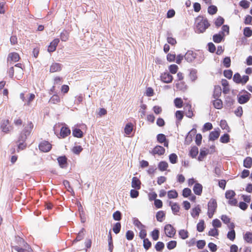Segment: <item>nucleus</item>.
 I'll return each mask as SVG.
<instances>
[{"mask_svg": "<svg viewBox=\"0 0 252 252\" xmlns=\"http://www.w3.org/2000/svg\"><path fill=\"white\" fill-rule=\"evenodd\" d=\"M52 148V145L48 141H44L39 145V149L43 152H49Z\"/></svg>", "mask_w": 252, "mask_h": 252, "instance_id": "423d86ee", "label": "nucleus"}, {"mask_svg": "<svg viewBox=\"0 0 252 252\" xmlns=\"http://www.w3.org/2000/svg\"><path fill=\"white\" fill-rule=\"evenodd\" d=\"M159 235V231L158 229H155L151 232L152 237L154 241H157V240L158 239Z\"/></svg>", "mask_w": 252, "mask_h": 252, "instance_id": "37998d69", "label": "nucleus"}, {"mask_svg": "<svg viewBox=\"0 0 252 252\" xmlns=\"http://www.w3.org/2000/svg\"><path fill=\"white\" fill-rule=\"evenodd\" d=\"M175 106L178 108H180L183 106V101L181 98H176L174 100Z\"/></svg>", "mask_w": 252, "mask_h": 252, "instance_id": "de8ad7c7", "label": "nucleus"}, {"mask_svg": "<svg viewBox=\"0 0 252 252\" xmlns=\"http://www.w3.org/2000/svg\"><path fill=\"white\" fill-rule=\"evenodd\" d=\"M191 194V190L189 188H185L183 190L182 195L184 197H188Z\"/></svg>", "mask_w": 252, "mask_h": 252, "instance_id": "338daca9", "label": "nucleus"}, {"mask_svg": "<svg viewBox=\"0 0 252 252\" xmlns=\"http://www.w3.org/2000/svg\"><path fill=\"white\" fill-rule=\"evenodd\" d=\"M177 245V242L174 240L169 241L167 244V248L169 250H172L175 248Z\"/></svg>", "mask_w": 252, "mask_h": 252, "instance_id": "774afa93", "label": "nucleus"}, {"mask_svg": "<svg viewBox=\"0 0 252 252\" xmlns=\"http://www.w3.org/2000/svg\"><path fill=\"white\" fill-rule=\"evenodd\" d=\"M250 2L247 0H242L240 1L239 5L244 9H247L250 6Z\"/></svg>", "mask_w": 252, "mask_h": 252, "instance_id": "bf43d9fd", "label": "nucleus"}, {"mask_svg": "<svg viewBox=\"0 0 252 252\" xmlns=\"http://www.w3.org/2000/svg\"><path fill=\"white\" fill-rule=\"evenodd\" d=\"M85 231L84 228H82L81 231H79V232L78 233L77 236L76 238V239L74 240V242H78L80 241L82 239H83L84 234V231Z\"/></svg>", "mask_w": 252, "mask_h": 252, "instance_id": "09e8293b", "label": "nucleus"}, {"mask_svg": "<svg viewBox=\"0 0 252 252\" xmlns=\"http://www.w3.org/2000/svg\"><path fill=\"white\" fill-rule=\"evenodd\" d=\"M195 32L198 33H203L210 26V24L206 18L198 16L195 18Z\"/></svg>", "mask_w": 252, "mask_h": 252, "instance_id": "f257e3e1", "label": "nucleus"}, {"mask_svg": "<svg viewBox=\"0 0 252 252\" xmlns=\"http://www.w3.org/2000/svg\"><path fill=\"white\" fill-rule=\"evenodd\" d=\"M169 205L171 207L172 211L174 214H177L180 210V206L177 203H172L171 201L169 202Z\"/></svg>", "mask_w": 252, "mask_h": 252, "instance_id": "a878e982", "label": "nucleus"}, {"mask_svg": "<svg viewBox=\"0 0 252 252\" xmlns=\"http://www.w3.org/2000/svg\"><path fill=\"white\" fill-rule=\"evenodd\" d=\"M60 102V98L57 94L53 95L49 100V102L53 104H57Z\"/></svg>", "mask_w": 252, "mask_h": 252, "instance_id": "ea45409f", "label": "nucleus"}, {"mask_svg": "<svg viewBox=\"0 0 252 252\" xmlns=\"http://www.w3.org/2000/svg\"><path fill=\"white\" fill-rule=\"evenodd\" d=\"M131 187L136 189H140L141 182L136 177H133L132 178Z\"/></svg>", "mask_w": 252, "mask_h": 252, "instance_id": "6ab92c4d", "label": "nucleus"}, {"mask_svg": "<svg viewBox=\"0 0 252 252\" xmlns=\"http://www.w3.org/2000/svg\"><path fill=\"white\" fill-rule=\"evenodd\" d=\"M197 70L195 69H192L189 73V78L192 82H194L197 78Z\"/></svg>", "mask_w": 252, "mask_h": 252, "instance_id": "473e14b6", "label": "nucleus"}, {"mask_svg": "<svg viewBox=\"0 0 252 252\" xmlns=\"http://www.w3.org/2000/svg\"><path fill=\"white\" fill-rule=\"evenodd\" d=\"M209 153V150L208 149H201L200 151L199 155L198 157V160L199 161H202L204 158L207 156Z\"/></svg>", "mask_w": 252, "mask_h": 252, "instance_id": "b1692460", "label": "nucleus"}, {"mask_svg": "<svg viewBox=\"0 0 252 252\" xmlns=\"http://www.w3.org/2000/svg\"><path fill=\"white\" fill-rule=\"evenodd\" d=\"M204 221L203 220H200V221L197 224V230L198 232H203L204 230Z\"/></svg>", "mask_w": 252, "mask_h": 252, "instance_id": "79ce46f5", "label": "nucleus"}, {"mask_svg": "<svg viewBox=\"0 0 252 252\" xmlns=\"http://www.w3.org/2000/svg\"><path fill=\"white\" fill-rule=\"evenodd\" d=\"M33 127V125L31 122H28L27 126H25L19 136L17 142H25L27 136H29Z\"/></svg>", "mask_w": 252, "mask_h": 252, "instance_id": "f03ea898", "label": "nucleus"}, {"mask_svg": "<svg viewBox=\"0 0 252 252\" xmlns=\"http://www.w3.org/2000/svg\"><path fill=\"white\" fill-rule=\"evenodd\" d=\"M172 33L168 32L167 33V42L171 45H175L177 43L176 40L171 36Z\"/></svg>", "mask_w": 252, "mask_h": 252, "instance_id": "cd10ccee", "label": "nucleus"}, {"mask_svg": "<svg viewBox=\"0 0 252 252\" xmlns=\"http://www.w3.org/2000/svg\"><path fill=\"white\" fill-rule=\"evenodd\" d=\"M133 222L134 225L138 228L141 229L144 227V225L142 224V223L136 218H134L133 219Z\"/></svg>", "mask_w": 252, "mask_h": 252, "instance_id": "3c124183", "label": "nucleus"}, {"mask_svg": "<svg viewBox=\"0 0 252 252\" xmlns=\"http://www.w3.org/2000/svg\"><path fill=\"white\" fill-rule=\"evenodd\" d=\"M164 248V244L163 242H158L155 245V249L158 252H161Z\"/></svg>", "mask_w": 252, "mask_h": 252, "instance_id": "6e6d98bb", "label": "nucleus"}, {"mask_svg": "<svg viewBox=\"0 0 252 252\" xmlns=\"http://www.w3.org/2000/svg\"><path fill=\"white\" fill-rule=\"evenodd\" d=\"M212 103L214 107L216 109H220L222 107V101L219 98L213 100Z\"/></svg>", "mask_w": 252, "mask_h": 252, "instance_id": "bb28decb", "label": "nucleus"}, {"mask_svg": "<svg viewBox=\"0 0 252 252\" xmlns=\"http://www.w3.org/2000/svg\"><path fill=\"white\" fill-rule=\"evenodd\" d=\"M166 139L165 135L162 133L158 134L157 136V141L159 143H162Z\"/></svg>", "mask_w": 252, "mask_h": 252, "instance_id": "052dcab7", "label": "nucleus"}, {"mask_svg": "<svg viewBox=\"0 0 252 252\" xmlns=\"http://www.w3.org/2000/svg\"><path fill=\"white\" fill-rule=\"evenodd\" d=\"M217 208V203L216 199L211 198L208 203L207 215L209 218H212Z\"/></svg>", "mask_w": 252, "mask_h": 252, "instance_id": "7ed1b4c3", "label": "nucleus"}, {"mask_svg": "<svg viewBox=\"0 0 252 252\" xmlns=\"http://www.w3.org/2000/svg\"><path fill=\"white\" fill-rule=\"evenodd\" d=\"M202 189L203 187L202 185L198 183H196L194 185L193 191L195 194L200 195L202 192Z\"/></svg>", "mask_w": 252, "mask_h": 252, "instance_id": "a211bd4d", "label": "nucleus"}, {"mask_svg": "<svg viewBox=\"0 0 252 252\" xmlns=\"http://www.w3.org/2000/svg\"><path fill=\"white\" fill-rule=\"evenodd\" d=\"M200 211V208H199V205H198L192 209V212H191V215L193 218H195L199 216Z\"/></svg>", "mask_w": 252, "mask_h": 252, "instance_id": "7c9ffc66", "label": "nucleus"}, {"mask_svg": "<svg viewBox=\"0 0 252 252\" xmlns=\"http://www.w3.org/2000/svg\"><path fill=\"white\" fill-rule=\"evenodd\" d=\"M177 156L174 153L171 154L169 156V161L172 164L176 163L177 161Z\"/></svg>", "mask_w": 252, "mask_h": 252, "instance_id": "4d7b16f0", "label": "nucleus"}, {"mask_svg": "<svg viewBox=\"0 0 252 252\" xmlns=\"http://www.w3.org/2000/svg\"><path fill=\"white\" fill-rule=\"evenodd\" d=\"M62 64L59 63H54L50 66V72L51 73H54L60 71L62 70Z\"/></svg>", "mask_w": 252, "mask_h": 252, "instance_id": "9b49d317", "label": "nucleus"}, {"mask_svg": "<svg viewBox=\"0 0 252 252\" xmlns=\"http://www.w3.org/2000/svg\"><path fill=\"white\" fill-rule=\"evenodd\" d=\"M220 130L219 128L218 130L212 131L210 132L209 136V139L210 141H214L218 139L220 136Z\"/></svg>", "mask_w": 252, "mask_h": 252, "instance_id": "aec40b11", "label": "nucleus"}, {"mask_svg": "<svg viewBox=\"0 0 252 252\" xmlns=\"http://www.w3.org/2000/svg\"><path fill=\"white\" fill-rule=\"evenodd\" d=\"M59 42L60 40L59 38L54 39L48 46V51L50 53L55 51Z\"/></svg>", "mask_w": 252, "mask_h": 252, "instance_id": "9d476101", "label": "nucleus"}, {"mask_svg": "<svg viewBox=\"0 0 252 252\" xmlns=\"http://www.w3.org/2000/svg\"><path fill=\"white\" fill-rule=\"evenodd\" d=\"M224 19L222 17L219 16L215 21L216 27L217 28L220 27L224 23Z\"/></svg>", "mask_w": 252, "mask_h": 252, "instance_id": "c03bdc74", "label": "nucleus"}, {"mask_svg": "<svg viewBox=\"0 0 252 252\" xmlns=\"http://www.w3.org/2000/svg\"><path fill=\"white\" fill-rule=\"evenodd\" d=\"M176 86L177 89L185 91L187 89V85L185 84V83L184 82H181L180 83H177L176 84Z\"/></svg>", "mask_w": 252, "mask_h": 252, "instance_id": "5fc2aeb1", "label": "nucleus"}, {"mask_svg": "<svg viewBox=\"0 0 252 252\" xmlns=\"http://www.w3.org/2000/svg\"><path fill=\"white\" fill-rule=\"evenodd\" d=\"M67 159L65 156L59 157L57 158L59 164L61 168H64L67 167Z\"/></svg>", "mask_w": 252, "mask_h": 252, "instance_id": "dca6fc26", "label": "nucleus"}, {"mask_svg": "<svg viewBox=\"0 0 252 252\" xmlns=\"http://www.w3.org/2000/svg\"><path fill=\"white\" fill-rule=\"evenodd\" d=\"M17 241L18 243L21 244L23 246V249H26L27 250H29V252H32V250L30 247V245L26 243L24 240L21 238L20 237H17Z\"/></svg>", "mask_w": 252, "mask_h": 252, "instance_id": "f3484780", "label": "nucleus"}, {"mask_svg": "<svg viewBox=\"0 0 252 252\" xmlns=\"http://www.w3.org/2000/svg\"><path fill=\"white\" fill-rule=\"evenodd\" d=\"M152 246L151 242L148 238L144 239L143 240V247L146 250H149Z\"/></svg>", "mask_w": 252, "mask_h": 252, "instance_id": "13d9d810", "label": "nucleus"}, {"mask_svg": "<svg viewBox=\"0 0 252 252\" xmlns=\"http://www.w3.org/2000/svg\"><path fill=\"white\" fill-rule=\"evenodd\" d=\"M69 37V33L66 30H63L60 34V38L62 41H66Z\"/></svg>", "mask_w": 252, "mask_h": 252, "instance_id": "72a5a7b5", "label": "nucleus"}, {"mask_svg": "<svg viewBox=\"0 0 252 252\" xmlns=\"http://www.w3.org/2000/svg\"><path fill=\"white\" fill-rule=\"evenodd\" d=\"M125 132L127 135H129L133 130V125L129 123H127L125 127Z\"/></svg>", "mask_w": 252, "mask_h": 252, "instance_id": "e433bc0d", "label": "nucleus"}, {"mask_svg": "<svg viewBox=\"0 0 252 252\" xmlns=\"http://www.w3.org/2000/svg\"><path fill=\"white\" fill-rule=\"evenodd\" d=\"M236 195L234 191L232 190H227L225 192V196L227 199H232Z\"/></svg>", "mask_w": 252, "mask_h": 252, "instance_id": "49530a36", "label": "nucleus"}, {"mask_svg": "<svg viewBox=\"0 0 252 252\" xmlns=\"http://www.w3.org/2000/svg\"><path fill=\"white\" fill-rule=\"evenodd\" d=\"M113 218L115 220L119 221L122 219V214L120 211H116L113 214Z\"/></svg>", "mask_w": 252, "mask_h": 252, "instance_id": "603ef678", "label": "nucleus"}, {"mask_svg": "<svg viewBox=\"0 0 252 252\" xmlns=\"http://www.w3.org/2000/svg\"><path fill=\"white\" fill-rule=\"evenodd\" d=\"M20 59V56L17 53L13 52L9 54L7 57V63L12 64L13 62H17Z\"/></svg>", "mask_w": 252, "mask_h": 252, "instance_id": "0eeeda50", "label": "nucleus"}, {"mask_svg": "<svg viewBox=\"0 0 252 252\" xmlns=\"http://www.w3.org/2000/svg\"><path fill=\"white\" fill-rule=\"evenodd\" d=\"M196 57V54L192 51H188L184 55L185 60L188 62H191Z\"/></svg>", "mask_w": 252, "mask_h": 252, "instance_id": "f8f14e48", "label": "nucleus"}, {"mask_svg": "<svg viewBox=\"0 0 252 252\" xmlns=\"http://www.w3.org/2000/svg\"><path fill=\"white\" fill-rule=\"evenodd\" d=\"M72 135L74 137L81 138L83 136V132L80 129L74 128L72 129Z\"/></svg>", "mask_w": 252, "mask_h": 252, "instance_id": "393cba45", "label": "nucleus"}, {"mask_svg": "<svg viewBox=\"0 0 252 252\" xmlns=\"http://www.w3.org/2000/svg\"><path fill=\"white\" fill-rule=\"evenodd\" d=\"M244 167L247 168H250L252 166V158L248 157L244 160L243 162Z\"/></svg>", "mask_w": 252, "mask_h": 252, "instance_id": "c85d7f7f", "label": "nucleus"}, {"mask_svg": "<svg viewBox=\"0 0 252 252\" xmlns=\"http://www.w3.org/2000/svg\"><path fill=\"white\" fill-rule=\"evenodd\" d=\"M220 142L222 143H227L229 141V135L227 133H225L223 135H222L220 139Z\"/></svg>", "mask_w": 252, "mask_h": 252, "instance_id": "a18cd8bd", "label": "nucleus"}, {"mask_svg": "<svg viewBox=\"0 0 252 252\" xmlns=\"http://www.w3.org/2000/svg\"><path fill=\"white\" fill-rule=\"evenodd\" d=\"M168 167V164L167 162L165 161H161L158 164V168L161 171L166 170Z\"/></svg>", "mask_w": 252, "mask_h": 252, "instance_id": "c756f323", "label": "nucleus"}, {"mask_svg": "<svg viewBox=\"0 0 252 252\" xmlns=\"http://www.w3.org/2000/svg\"><path fill=\"white\" fill-rule=\"evenodd\" d=\"M121 224L120 222H117L116 223L113 227V231L115 234H118L121 230Z\"/></svg>", "mask_w": 252, "mask_h": 252, "instance_id": "864d4df0", "label": "nucleus"}, {"mask_svg": "<svg viewBox=\"0 0 252 252\" xmlns=\"http://www.w3.org/2000/svg\"><path fill=\"white\" fill-rule=\"evenodd\" d=\"M227 237L231 241H233L235 238V232L234 229H232L228 231L227 234Z\"/></svg>", "mask_w": 252, "mask_h": 252, "instance_id": "0e129e2a", "label": "nucleus"}, {"mask_svg": "<svg viewBox=\"0 0 252 252\" xmlns=\"http://www.w3.org/2000/svg\"><path fill=\"white\" fill-rule=\"evenodd\" d=\"M71 133L70 129L66 126H63L61 129L60 135L62 138H65Z\"/></svg>", "mask_w": 252, "mask_h": 252, "instance_id": "4be33fe9", "label": "nucleus"}, {"mask_svg": "<svg viewBox=\"0 0 252 252\" xmlns=\"http://www.w3.org/2000/svg\"><path fill=\"white\" fill-rule=\"evenodd\" d=\"M184 111L185 115L188 118H191L193 116V113L192 110L191 105L189 103L184 106Z\"/></svg>", "mask_w": 252, "mask_h": 252, "instance_id": "ddd939ff", "label": "nucleus"}, {"mask_svg": "<svg viewBox=\"0 0 252 252\" xmlns=\"http://www.w3.org/2000/svg\"><path fill=\"white\" fill-rule=\"evenodd\" d=\"M233 80L237 84L241 83L242 82V78L240 74L239 73H235L233 77Z\"/></svg>", "mask_w": 252, "mask_h": 252, "instance_id": "e2e57ef3", "label": "nucleus"}, {"mask_svg": "<svg viewBox=\"0 0 252 252\" xmlns=\"http://www.w3.org/2000/svg\"><path fill=\"white\" fill-rule=\"evenodd\" d=\"M244 240L249 243H252V232H247L244 235Z\"/></svg>", "mask_w": 252, "mask_h": 252, "instance_id": "4c0bfd02", "label": "nucleus"}, {"mask_svg": "<svg viewBox=\"0 0 252 252\" xmlns=\"http://www.w3.org/2000/svg\"><path fill=\"white\" fill-rule=\"evenodd\" d=\"M9 124V121L8 120H3L0 125V128L2 132L4 133H8L11 129V127L8 126Z\"/></svg>", "mask_w": 252, "mask_h": 252, "instance_id": "6e6552de", "label": "nucleus"}, {"mask_svg": "<svg viewBox=\"0 0 252 252\" xmlns=\"http://www.w3.org/2000/svg\"><path fill=\"white\" fill-rule=\"evenodd\" d=\"M225 36V35L221 34L219 32L218 33L215 34L213 36V40L215 43H220L222 40H224Z\"/></svg>", "mask_w": 252, "mask_h": 252, "instance_id": "412c9836", "label": "nucleus"}, {"mask_svg": "<svg viewBox=\"0 0 252 252\" xmlns=\"http://www.w3.org/2000/svg\"><path fill=\"white\" fill-rule=\"evenodd\" d=\"M196 133V129L195 128H192L188 133L186 137L185 142L187 144H189L192 140V137Z\"/></svg>", "mask_w": 252, "mask_h": 252, "instance_id": "4468645a", "label": "nucleus"}, {"mask_svg": "<svg viewBox=\"0 0 252 252\" xmlns=\"http://www.w3.org/2000/svg\"><path fill=\"white\" fill-rule=\"evenodd\" d=\"M220 34L223 35H225V32L226 33V34L228 35L229 33V27L228 25H223L221 28V31L220 32Z\"/></svg>", "mask_w": 252, "mask_h": 252, "instance_id": "680f3d73", "label": "nucleus"}, {"mask_svg": "<svg viewBox=\"0 0 252 252\" xmlns=\"http://www.w3.org/2000/svg\"><path fill=\"white\" fill-rule=\"evenodd\" d=\"M165 151V149L163 147L157 145L153 149L152 153L153 155L157 154L161 156L164 154Z\"/></svg>", "mask_w": 252, "mask_h": 252, "instance_id": "2eb2a0df", "label": "nucleus"}, {"mask_svg": "<svg viewBox=\"0 0 252 252\" xmlns=\"http://www.w3.org/2000/svg\"><path fill=\"white\" fill-rule=\"evenodd\" d=\"M161 80L165 83H169L173 80V76L168 72H164L160 75Z\"/></svg>", "mask_w": 252, "mask_h": 252, "instance_id": "1a4fd4ad", "label": "nucleus"}, {"mask_svg": "<svg viewBox=\"0 0 252 252\" xmlns=\"http://www.w3.org/2000/svg\"><path fill=\"white\" fill-rule=\"evenodd\" d=\"M179 234L182 239H186L189 237L188 231L184 229L180 230L179 232Z\"/></svg>", "mask_w": 252, "mask_h": 252, "instance_id": "8fccbe9b", "label": "nucleus"}, {"mask_svg": "<svg viewBox=\"0 0 252 252\" xmlns=\"http://www.w3.org/2000/svg\"><path fill=\"white\" fill-rule=\"evenodd\" d=\"M165 216V214L163 211H159L156 214V219L159 222H162L163 221V219Z\"/></svg>", "mask_w": 252, "mask_h": 252, "instance_id": "f704fd0d", "label": "nucleus"}, {"mask_svg": "<svg viewBox=\"0 0 252 252\" xmlns=\"http://www.w3.org/2000/svg\"><path fill=\"white\" fill-rule=\"evenodd\" d=\"M243 92H244V94H241L240 93H239L237 95L238 102L242 104L248 102L252 96L251 94L247 91L243 90Z\"/></svg>", "mask_w": 252, "mask_h": 252, "instance_id": "20e7f679", "label": "nucleus"}, {"mask_svg": "<svg viewBox=\"0 0 252 252\" xmlns=\"http://www.w3.org/2000/svg\"><path fill=\"white\" fill-rule=\"evenodd\" d=\"M244 34L245 36L249 37L252 35V30L250 27H246L244 29Z\"/></svg>", "mask_w": 252, "mask_h": 252, "instance_id": "69168bd1", "label": "nucleus"}, {"mask_svg": "<svg viewBox=\"0 0 252 252\" xmlns=\"http://www.w3.org/2000/svg\"><path fill=\"white\" fill-rule=\"evenodd\" d=\"M198 154V148L196 146H193L189 151V155L192 158H194Z\"/></svg>", "mask_w": 252, "mask_h": 252, "instance_id": "c9c22d12", "label": "nucleus"}, {"mask_svg": "<svg viewBox=\"0 0 252 252\" xmlns=\"http://www.w3.org/2000/svg\"><path fill=\"white\" fill-rule=\"evenodd\" d=\"M178 192L175 190H171L168 191L167 195L169 199L176 198L178 197Z\"/></svg>", "mask_w": 252, "mask_h": 252, "instance_id": "a19ab883", "label": "nucleus"}, {"mask_svg": "<svg viewBox=\"0 0 252 252\" xmlns=\"http://www.w3.org/2000/svg\"><path fill=\"white\" fill-rule=\"evenodd\" d=\"M221 88L219 86H217L215 87L214 94H213V97L215 99H217L220 97L221 94Z\"/></svg>", "mask_w": 252, "mask_h": 252, "instance_id": "5701e85b", "label": "nucleus"}, {"mask_svg": "<svg viewBox=\"0 0 252 252\" xmlns=\"http://www.w3.org/2000/svg\"><path fill=\"white\" fill-rule=\"evenodd\" d=\"M164 231L166 236L170 238L173 237L176 233L175 229L170 224L164 226Z\"/></svg>", "mask_w": 252, "mask_h": 252, "instance_id": "39448f33", "label": "nucleus"}, {"mask_svg": "<svg viewBox=\"0 0 252 252\" xmlns=\"http://www.w3.org/2000/svg\"><path fill=\"white\" fill-rule=\"evenodd\" d=\"M108 247H109L108 250L110 252H112L114 247H113V240H112V235H111V230H110V231L109 232V235H108Z\"/></svg>", "mask_w": 252, "mask_h": 252, "instance_id": "2f4dec72", "label": "nucleus"}, {"mask_svg": "<svg viewBox=\"0 0 252 252\" xmlns=\"http://www.w3.org/2000/svg\"><path fill=\"white\" fill-rule=\"evenodd\" d=\"M218 8L216 6L211 5L208 8V12L210 15H214L217 13Z\"/></svg>", "mask_w": 252, "mask_h": 252, "instance_id": "58836bf2", "label": "nucleus"}]
</instances>
